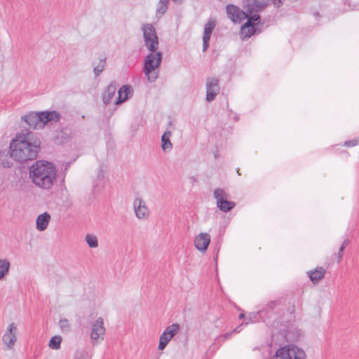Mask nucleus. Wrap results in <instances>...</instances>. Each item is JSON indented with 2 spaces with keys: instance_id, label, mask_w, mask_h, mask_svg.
Wrapping results in <instances>:
<instances>
[{
  "instance_id": "1",
  "label": "nucleus",
  "mask_w": 359,
  "mask_h": 359,
  "mask_svg": "<svg viewBox=\"0 0 359 359\" xmlns=\"http://www.w3.org/2000/svg\"><path fill=\"white\" fill-rule=\"evenodd\" d=\"M41 144V140L35 133L25 128L16 133L10 143V149L13 150L14 159L24 163L36 158Z\"/></svg>"
},
{
  "instance_id": "2",
  "label": "nucleus",
  "mask_w": 359,
  "mask_h": 359,
  "mask_svg": "<svg viewBox=\"0 0 359 359\" xmlns=\"http://www.w3.org/2000/svg\"><path fill=\"white\" fill-rule=\"evenodd\" d=\"M29 176L36 187L49 190L56 181L57 169L50 162L36 161L29 167Z\"/></svg>"
},
{
  "instance_id": "3",
  "label": "nucleus",
  "mask_w": 359,
  "mask_h": 359,
  "mask_svg": "<svg viewBox=\"0 0 359 359\" xmlns=\"http://www.w3.org/2000/svg\"><path fill=\"white\" fill-rule=\"evenodd\" d=\"M228 18L235 23H240L247 19V22L241 27V34L244 38H250L257 32H259L263 24L260 22V16L258 14L250 15L249 13L242 11L239 7L229 4L226 7Z\"/></svg>"
},
{
  "instance_id": "4",
  "label": "nucleus",
  "mask_w": 359,
  "mask_h": 359,
  "mask_svg": "<svg viewBox=\"0 0 359 359\" xmlns=\"http://www.w3.org/2000/svg\"><path fill=\"white\" fill-rule=\"evenodd\" d=\"M162 61V53L161 52H151L148 54L143 64V72L147 76L149 82H154L158 77V69Z\"/></svg>"
},
{
  "instance_id": "5",
  "label": "nucleus",
  "mask_w": 359,
  "mask_h": 359,
  "mask_svg": "<svg viewBox=\"0 0 359 359\" xmlns=\"http://www.w3.org/2000/svg\"><path fill=\"white\" fill-rule=\"evenodd\" d=\"M305 351L293 344L283 346L276 351L270 359H306Z\"/></svg>"
},
{
  "instance_id": "6",
  "label": "nucleus",
  "mask_w": 359,
  "mask_h": 359,
  "mask_svg": "<svg viewBox=\"0 0 359 359\" xmlns=\"http://www.w3.org/2000/svg\"><path fill=\"white\" fill-rule=\"evenodd\" d=\"M144 45L150 52H156L158 48V38L155 27L151 24H144L142 27Z\"/></svg>"
},
{
  "instance_id": "7",
  "label": "nucleus",
  "mask_w": 359,
  "mask_h": 359,
  "mask_svg": "<svg viewBox=\"0 0 359 359\" xmlns=\"http://www.w3.org/2000/svg\"><path fill=\"white\" fill-rule=\"evenodd\" d=\"M286 0H245L243 4L244 8L250 14L254 11H259L264 8L269 3L272 4L276 8L281 7Z\"/></svg>"
},
{
  "instance_id": "8",
  "label": "nucleus",
  "mask_w": 359,
  "mask_h": 359,
  "mask_svg": "<svg viewBox=\"0 0 359 359\" xmlns=\"http://www.w3.org/2000/svg\"><path fill=\"white\" fill-rule=\"evenodd\" d=\"M213 196L217 201V208L224 212L231 210L236 206L235 202L228 201L229 195L222 189H216Z\"/></svg>"
},
{
  "instance_id": "9",
  "label": "nucleus",
  "mask_w": 359,
  "mask_h": 359,
  "mask_svg": "<svg viewBox=\"0 0 359 359\" xmlns=\"http://www.w3.org/2000/svg\"><path fill=\"white\" fill-rule=\"evenodd\" d=\"M106 329L104 326V320L102 318H98L92 325V331L90 333L91 344L95 346L104 340Z\"/></svg>"
},
{
  "instance_id": "10",
  "label": "nucleus",
  "mask_w": 359,
  "mask_h": 359,
  "mask_svg": "<svg viewBox=\"0 0 359 359\" xmlns=\"http://www.w3.org/2000/svg\"><path fill=\"white\" fill-rule=\"evenodd\" d=\"M180 325L174 323L168 326L161 334L159 339L158 349L163 350L172 337L180 331Z\"/></svg>"
},
{
  "instance_id": "11",
  "label": "nucleus",
  "mask_w": 359,
  "mask_h": 359,
  "mask_svg": "<svg viewBox=\"0 0 359 359\" xmlns=\"http://www.w3.org/2000/svg\"><path fill=\"white\" fill-rule=\"evenodd\" d=\"M18 328L14 323H11L7 327L6 332L2 337L4 344L8 349L12 348L17 340Z\"/></svg>"
},
{
  "instance_id": "12",
  "label": "nucleus",
  "mask_w": 359,
  "mask_h": 359,
  "mask_svg": "<svg viewBox=\"0 0 359 359\" xmlns=\"http://www.w3.org/2000/svg\"><path fill=\"white\" fill-rule=\"evenodd\" d=\"M219 79L215 77L208 78L206 83V100L211 102L219 93Z\"/></svg>"
},
{
  "instance_id": "13",
  "label": "nucleus",
  "mask_w": 359,
  "mask_h": 359,
  "mask_svg": "<svg viewBox=\"0 0 359 359\" xmlns=\"http://www.w3.org/2000/svg\"><path fill=\"white\" fill-rule=\"evenodd\" d=\"M22 119L33 129H41L43 128L41 112H30L22 116Z\"/></svg>"
},
{
  "instance_id": "14",
  "label": "nucleus",
  "mask_w": 359,
  "mask_h": 359,
  "mask_svg": "<svg viewBox=\"0 0 359 359\" xmlns=\"http://www.w3.org/2000/svg\"><path fill=\"white\" fill-rule=\"evenodd\" d=\"M133 208L136 217L140 219H144L149 216V210L145 201L141 198H136L133 202Z\"/></svg>"
},
{
  "instance_id": "15",
  "label": "nucleus",
  "mask_w": 359,
  "mask_h": 359,
  "mask_svg": "<svg viewBox=\"0 0 359 359\" xmlns=\"http://www.w3.org/2000/svg\"><path fill=\"white\" fill-rule=\"evenodd\" d=\"M210 243V236L207 233H201L194 241L195 248L201 252H205Z\"/></svg>"
},
{
  "instance_id": "16",
  "label": "nucleus",
  "mask_w": 359,
  "mask_h": 359,
  "mask_svg": "<svg viewBox=\"0 0 359 359\" xmlns=\"http://www.w3.org/2000/svg\"><path fill=\"white\" fill-rule=\"evenodd\" d=\"M216 22L214 20H209L205 25L203 36V51L205 52L209 47V41L210 36L215 29Z\"/></svg>"
},
{
  "instance_id": "17",
  "label": "nucleus",
  "mask_w": 359,
  "mask_h": 359,
  "mask_svg": "<svg viewBox=\"0 0 359 359\" xmlns=\"http://www.w3.org/2000/svg\"><path fill=\"white\" fill-rule=\"evenodd\" d=\"M14 156H13V150L0 149V165L4 168H11L13 165Z\"/></svg>"
},
{
  "instance_id": "18",
  "label": "nucleus",
  "mask_w": 359,
  "mask_h": 359,
  "mask_svg": "<svg viewBox=\"0 0 359 359\" xmlns=\"http://www.w3.org/2000/svg\"><path fill=\"white\" fill-rule=\"evenodd\" d=\"M43 127L48 123H57L61 118V115L56 111H41Z\"/></svg>"
},
{
  "instance_id": "19",
  "label": "nucleus",
  "mask_w": 359,
  "mask_h": 359,
  "mask_svg": "<svg viewBox=\"0 0 359 359\" xmlns=\"http://www.w3.org/2000/svg\"><path fill=\"white\" fill-rule=\"evenodd\" d=\"M50 215L47 212L39 215L36 219V228L38 231H43L46 230L50 221Z\"/></svg>"
},
{
  "instance_id": "20",
  "label": "nucleus",
  "mask_w": 359,
  "mask_h": 359,
  "mask_svg": "<svg viewBox=\"0 0 359 359\" xmlns=\"http://www.w3.org/2000/svg\"><path fill=\"white\" fill-rule=\"evenodd\" d=\"M326 271L323 267H318L314 271H308L307 274L313 283L316 284L324 278Z\"/></svg>"
},
{
  "instance_id": "21",
  "label": "nucleus",
  "mask_w": 359,
  "mask_h": 359,
  "mask_svg": "<svg viewBox=\"0 0 359 359\" xmlns=\"http://www.w3.org/2000/svg\"><path fill=\"white\" fill-rule=\"evenodd\" d=\"M116 91V84L114 81L111 82L107 87L104 94L103 95V102L105 104H109L114 97Z\"/></svg>"
},
{
  "instance_id": "22",
  "label": "nucleus",
  "mask_w": 359,
  "mask_h": 359,
  "mask_svg": "<svg viewBox=\"0 0 359 359\" xmlns=\"http://www.w3.org/2000/svg\"><path fill=\"white\" fill-rule=\"evenodd\" d=\"M133 91L131 86L128 85L123 86L118 91V97L116 101V104H119L125 101H126L128 98V95Z\"/></svg>"
},
{
  "instance_id": "23",
  "label": "nucleus",
  "mask_w": 359,
  "mask_h": 359,
  "mask_svg": "<svg viewBox=\"0 0 359 359\" xmlns=\"http://www.w3.org/2000/svg\"><path fill=\"white\" fill-rule=\"evenodd\" d=\"M169 0H159L156 4V16L161 18L167 11Z\"/></svg>"
},
{
  "instance_id": "24",
  "label": "nucleus",
  "mask_w": 359,
  "mask_h": 359,
  "mask_svg": "<svg viewBox=\"0 0 359 359\" xmlns=\"http://www.w3.org/2000/svg\"><path fill=\"white\" fill-rule=\"evenodd\" d=\"M170 131H165L161 137V147L164 151L170 150L172 148V143L170 140V137H171Z\"/></svg>"
},
{
  "instance_id": "25",
  "label": "nucleus",
  "mask_w": 359,
  "mask_h": 359,
  "mask_svg": "<svg viewBox=\"0 0 359 359\" xmlns=\"http://www.w3.org/2000/svg\"><path fill=\"white\" fill-rule=\"evenodd\" d=\"M11 264L6 259H0V280L3 279L8 273Z\"/></svg>"
},
{
  "instance_id": "26",
  "label": "nucleus",
  "mask_w": 359,
  "mask_h": 359,
  "mask_svg": "<svg viewBox=\"0 0 359 359\" xmlns=\"http://www.w3.org/2000/svg\"><path fill=\"white\" fill-rule=\"evenodd\" d=\"M85 241L88 245L91 248H95L98 246V241L96 236L93 234H87Z\"/></svg>"
},
{
  "instance_id": "27",
  "label": "nucleus",
  "mask_w": 359,
  "mask_h": 359,
  "mask_svg": "<svg viewBox=\"0 0 359 359\" xmlns=\"http://www.w3.org/2000/svg\"><path fill=\"white\" fill-rule=\"evenodd\" d=\"M62 337L60 336H54L49 341V346L54 350H58L60 348Z\"/></svg>"
},
{
  "instance_id": "28",
  "label": "nucleus",
  "mask_w": 359,
  "mask_h": 359,
  "mask_svg": "<svg viewBox=\"0 0 359 359\" xmlns=\"http://www.w3.org/2000/svg\"><path fill=\"white\" fill-rule=\"evenodd\" d=\"M106 66V58L100 59L99 64L94 67L93 72L95 76H98L104 69Z\"/></svg>"
},
{
  "instance_id": "29",
  "label": "nucleus",
  "mask_w": 359,
  "mask_h": 359,
  "mask_svg": "<svg viewBox=\"0 0 359 359\" xmlns=\"http://www.w3.org/2000/svg\"><path fill=\"white\" fill-rule=\"evenodd\" d=\"M60 327L62 332H68L69 330V324L67 319H61L59 322Z\"/></svg>"
},
{
  "instance_id": "30",
  "label": "nucleus",
  "mask_w": 359,
  "mask_h": 359,
  "mask_svg": "<svg viewBox=\"0 0 359 359\" xmlns=\"http://www.w3.org/2000/svg\"><path fill=\"white\" fill-rule=\"evenodd\" d=\"M359 143V139H355L345 142L344 145L346 147H353Z\"/></svg>"
},
{
  "instance_id": "31",
  "label": "nucleus",
  "mask_w": 359,
  "mask_h": 359,
  "mask_svg": "<svg viewBox=\"0 0 359 359\" xmlns=\"http://www.w3.org/2000/svg\"><path fill=\"white\" fill-rule=\"evenodd\" d=\"M238 328H239V327H236V329H234V330H233L232 332H231L226 333L225 334H224V338L225 339H229V337H231V335L232 334H235V333L239 332Z\"/></svg>"
},
{
  "instance_id": "32",
  "label": "nucleus",
  "mask_w": 359,
  "mask_h": 359,
  "mask_svg": "<svg viewBox=\"0 0 359 359\" xmlns=\"http://www.w3.org/2000/svg\"><path fill=\"white\" fill-rule=\"evenodd\" d=\"M344 249H345V248L341 246L339 250L338 257H337V262L338 263H339L341 261Z\"/></svg>"
},
{
  "instance_id": "33",
  "label": "nucleus",
  "mask_w": 359,
  "mask_h": 359,
  "mask_svg": "<svg viewBox=\"0 0 359 359\" xmlns=\"http://www.w3.org/2000/svg\"><path fill=\"white\" fill-rule=\"evenodd\" d=\"M74 359H84L83 353L81 352L76 353L75 358Z\"/></svg>"
},
{
  "instance_id": "34",
  "label": "nucleus",
  "mask_w": 359,
  "mask_h": 359,
  "mask_svg": "<svg viewBox=\"0 0 359 359\" xmlns=\"http://www.w3.org/2000/svg\"><path fill=\"white\" fill-rule=\"evenodd\" d=\"M348 243H349V240H348V239H345V240L343 241V243H342V244H341V247H344V248H346V247L348 245Z\"/></svg>"
},
{
  "instance_id": "35",
  "label": "nucleus",
  "mask_w": 359,
  "mask_h": 359,
  "mask_svg": "<svg viewBox=\"0 0 359 359\" xmlns=\"http://www.w3.org/2000/svg\"><path fill=\"white\" fill-rule=\"evenodd\" d=\"M252 314H250V316H249V319L248 320V321H246L245 324L248 325L250 322H252Z\"/></svg>"
},
{
  "instance_id": "36",
  "label": "nucleus",
  "mask_w": 359,
  "mask_h": 359,
  "mask_svg": "<svg viewBox=\"0 0 359 359\" xmlns=\"http://www.w3.org/2000/svg\"><path fill=\"white\" fill-rule=\"evenodd\" d=\"M243 318H245V314L244 313H241L239 315V319H243Z\"/></svg>"
}]
</instances>
